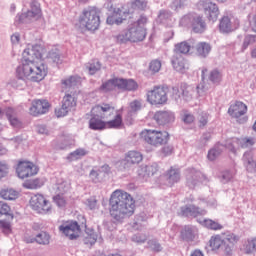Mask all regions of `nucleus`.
Instances as JSON below:
<instances>
[{"label":"nucleus","mask_w":256,"mask_h":256,"mask_svg":"<svg viewBox=\"0 0 256 256\" xmlns=\"http://www.w3.org/2000/svg\"><path fill=\"white\" fill-rule=\"evenodd\" d=\"M123 111V107L116 110L115 105L109 102L94 105L90 110L89 129L92 131L122 129Z\"/></svg>","instance_id":"nucleus-1"},{"label":"nucleus","mask_w":256,"mask_h":256,"mask_svg":"<svg viewBox=\"0 0 256 256\" xmlns=\"http://www.w3.org/2000/svg\"><path fill=\"white\" fill-rule=\"evenodd\" d=\"M109 205V213L114 221H123L135 213V198L122 189L112 192Z\"/></svg>","instance_id":"nucleus-2"},{"label":"nucleus","mask_w":256,"mask_h":256,"mask_svg":"<svg viewBox=\"0 0 256 256\" xmlns=\"http://www.w3.org/2000/svg\"><path fill=\"white\" fill-rule=\"evenodd\" d=\"M49 67L42 61L28 62V64L19 65L16 74L23 81H31L32 83H41L47 77Z\"/></svg>","instance_id":"nucleus-3"},{"label":"nucleus","mask_w":256,"mask_h":256,"mask_svg":"<svg viewBox=\"0 0 256 256\" xmlns=\"http://www.w3.org/2000/svg\"><path fill=\"white\" fill-rule=\"evenodd\" d=\"M147 17L142 16L128 25L124 33L116 36L117 43H141L147 37Z\"/></svg>","instance_id":"nucleus-4"},{"label":"nucleus","mask_w":256,"mask_h":256,"mask_svg":"<svg viewBox=\"0 0 256 256\" xmlns=\"http://www.w3.org/2000/svg\"><path fill=\"white\" fill-rule=\"evenodd\" d=\"M76 27L91 33L99 31V27H101V10L96 6L85 8L78 16Z\"/></svg>","instance_id":"nucleus-5"},{"label":"nucleus","mask_w":256,"mask_h":256,"mask_svg":"<svg viewBox=\"0 0 256 256\" xmlns=\"http://www.w3.org/2000/svg\"><path fill=\"white\" fill-rule=\"evenodd\" d=\"M139 84L133 79L112 78L102 83L99 90L102 93H111L112 91H137Z\"/></svg>","instance_id":"nucleus-6"},{"label":"nucleus","mask_w":256,"mask_h":256,"mask_svg":"<svg viewBox=\"0 0 256 256\" xmlns=\"http://www.w3.org/2000/svg\"><path fill=\"white\" fill-rule=\"evenodd\" d=\"M140 139L146 143V145L159 147L167 144L169 141V132L155 129H144L140 132Z\"/></svg>","instance_id":"nucleus-7"},{"label":"nucleus","mask_w":256,"mask_h":256,"mask_svg":"<svg viewBox=\"0 0 256 256\" xmlns=\"http://www.w3.org/2000/svg\"><path fill=\"white\" fill-rule=\"evenodd\" d=\"M167 93H169L167 87L154 86L152 89L147 91L146 101L150 105H154V107H159V105H166L167 101H169Z\"/></svg>","instance_id":"nucleus-8"},{"label":"nucleus","mask_w":256,"mask_h":256,"mask_svg":"<svg viewBox=\"0 0 256 256\" xmlns=\"http://www.w3.org/2000/svg\"><path fill=\"white\" fill-rule=\"evenodd\" d=\"M16 173L19 179H29L39 173V166L29 160H19L16 165Z\"/></svg>","instance_id":"nucleus-9"},{"label":"nucleus","mask_w":256,"mask_h":256,"mask_svg":"<svg viewBox=\"0 0 256 256\" xmlns=\"http://www.w3.org/2000/svg\"><path fill=\"white\" fill-rule=\"evenodd\" d=\"M45 56V48L41 45H34L31 48H26L22 53V60L20 65H27L28 63H36L41 61Z\"/></svg>","instance_id":"nucleus-10"},{"label":"nucleus","mask_w":256,"mask_h":256,"mask_svg":"<svg viewBox=\"0 0 256 256\" xmlns=\"http://www.w3.org/2000/svg\"><path fill=\"white\" fill-rule=\"evenodd\" d=\"M30 207L37 213H49L53 209L51 202L43 194H35L30 199Z\"/></svg>","instance_id":"nucleus-11"},{"label":"nucleus","mask_w":256,"mask_h":256,"mask_svg":"<svg viewBox=\"0 0 256 256\" xmlns=\"http://www.w3.org/2000/svg\"><path fill=\"white\" fill-rule=\"evenodd\" d=\"M248 107L242 101H236L231 104L228 109V114L233 119H237L238 123H247V117H243V115H247ZM242 117V118H241Z\"/></svg>","instance_id":"nucleus-12"},{"label":"nucleus","mask_w":256,"mask_h":256,"mask_svg":"<svg viewBox=\"0 0 256 256\" xmlns=\"http://www.w3.org/2000/svg\"><path fill=\"white\" fill-rule=\"evenodd\" d=\"M77 107V99L71 94H66L62 100L61 108L55 110V115L57 117H65L69 111H73Z\"/></svg>","instance_id":"nucleus-13"},{"label":"nucleus","mask_w":256,"mask_h":256,"mask_svg":"<svg viewBox=\"0 0 256 256\" xmlns=\"http://www.w3.org/2000/svg\"><path fill=\"white\" fill-rule=\"evenodd\" d=\"M59 230L71 240L77 239L81 235V226L77 221H68L66 224L61 225Z\"/></svg>","instance_id":"nucleus-14"},{"label":"nucleus","mask_w":256,"mask_h":256,"mask_svg":"<svg viewBox=\"0 0 256 256\" xmlns=\"http://www.w3.org/2000/svg\"><path fill=\"white\" fill-rule=\"evenodd\" d=\"M131 19V12L121 10V8L114 9L111 15L106 19L107 25H123L124 21Z\"/></svg>","instance_id":"nucleus-15"},{"label":"nucleus","mask_w":256,"mask_h":256,"mask_svg":"<svg viewBox=\"0 0 256 256\" xmlns=\"http://www.w3.org/2000/svg\"><path fill=\"white\" fill-rule=\"evenodd\" d=\"M51 104L45 99H36L32 101V106L29 109L30 115L33 117H39V115H45L49 111Z\"/></svg>","instance_id":"nucleus-16"},{"label":"nucleus","mask_w":256,"mask_h":256,"mask_svg":"<svg viewBox=\"0 0 256 256\" xmlns=\"http://www.w3.org/2000/svg\"><path fill=\"white\" fill-rule=\"evenodd\" d=\"M200 7L204 9V13L208 19V21H211L212 23H215L217 19H219V8L217 7V4L205 0L200 2Z\"/></svg>","instance_id":"nucleus-17"},{"label":"nucleus","mask_w":256,"mask_h":256,"mask_svg":"<svg viewBox=\"0 0 256 256\" xmlns=\"http://www.w3.org/2000/svg\"><path fill=\"white\" fill-rule=\"evenodd\" d=\"M40 17L41 6L36 1H33L31 3V9L19 16V23H26V21H33V19L37 20L40 19Z\"/></svg>","instance_id":"nucleus-18"},{"label":"nucleus","mask_w":256,"mask_h":256,"mask_svg":"<svg viewBox=\"0 0 256 256\" xmlns=\"http://www.w3.org/2000/svg\"><path fill=\"white\" fill-rule=\"evenodd\" d=\"M253 145H255V138H233L227 141L226 147L232 151V153H235V147L245 149L247 147H253Z\"/></svg>","instance_id":"nucleus-19"},{"label":"nucleus","mask_w":256,"mask_h":256,"mask_svg":"<svg viewBox=\"0 0 256 256\" xmlns=\"http://www.w3.org/2000/svg\"><path fill=\"white\" fill-rule=\"evenodd\" d=\"M171 63L175 71H179L180 73H183V71L189 69V62H187V59H185V57L179 53H175L172 56Z\"/></svg>","instance_id":"nucleus-20"},{"label":"nucleus","mask_w":256,"mask_h":256,"mask_svg":"<svg viewBox=\"0 0 256 256\" xmlns=\"http://www.w3.org/2000/svg\"><path fill=\"white\" fill-rule=\"evenodd\" d=\"M154 120L158 125H167V123L175 121V114L169 111H158L154 114Z\"/></svg>","instance_id":"nucleus-21"},{"label":"nucleus","mask_w":256,"mask_h":256,"mask_svg":"<svg viewBox=\"0 0 256 256\" xmlns=\"http://www.w3.org/2000/svg\"><path fill=\"white\" fill-rule=\"evenodd\" d=\"M239 240V236L233 233L224 236V252L226 255H231V251H233V248L239 243Z\"/></svg>","instance_id":"nucleus-22"},{"label":"nucleus","mask_w":256,"mask_h":256,"mask_svg":"<svg viewBox=\"0 0 256 256\" xmlns=\"http://www.w3.org/2000/svg\"><path fill=\"white\" fill-rule=\"evenodd\" d=\"M124 161L127 165H139L143 161V154L137 150H130L125 154Z\"/></svg>","instance_id":"nucleus-23"},{"label":"nucleus","mask_w":256,"mask_h":256,"mask_svg":"<svg viewBox=\"0 0 256 256\" xmlns=\"http://www.w3.org/2000/svg\"><path fill=\"white\" fill-rule=\"evenodd\" d=\"M179 93V97H182L184 101H191L195 97L193 86H189L187 83L180 85Z\"/></svg>","instance_id":"nucleus-24"},{"label":"nucleus","mask_w":256,"mask_h":256,"mask_svg":"<svg viewBox=\"0 0 256 256\" xmlns=\"http://www.w3.org/2000/svg\"><path fill=\"white\" fill-rule=\"evenodd\" d=\"M191 27L194 33H203L207 29V24L203 20V17L195 16L192 18Z\"/></svg>","instance_id":"nucleus-25"},{"label":"nucleus","mask_w":256,"mask_h":256,"mask_svg":"<svg viewBox=\"0 0 256 256\" xmlns=\"http://www.w3.org/2000/svg\"><path fill=\"white\" fill-rule=\"evenodd\" d=\"M209 246L212 251H217L221 249V247L225 250V238L221 237V235H214L209 240Z\"/></svg>","instance_id":"nucleus-26"},{"label":"nucleus","mask_w":256,"mask_h":256,"mask_svg":"<svg viewBox=\"0 0 256 256\" xmlns=\"http://www.w3.org/2000/svg\"><path fill=\"white\" fill-rule=\"evenodd\" d=\"M166 179H167L168 185H170V187H173V185H175V183H179V181L181 180L179 170H177L175 168H171L170 170H168V172L166 174Z\"/></svg>","instance_id":"nucleus-27"},{"label":"nucleus","mask_w":256,"mask_h":256,"mask_svg":"<svg viewBox=\"0 0 256 256\" xmlns=\"http://www.w3.org/2000/svg\"><path fill=\"white\" fill-rule=\"evenodd\" d=\"M61 83L64 89H71V87H77V85H81V77L70 76L69 78L63 79Z\"/></svg>","instance_id":"nucleus-28"},{"label":"nucleus","mask_w":256,"mask_h":256,"mask_svg":"<svg viewBox=\"0 0 256 256\" xmlns=\"http://www.w3.org/2000/svg\"><path fill=\"white\" fill-rule=\"evenodd\" d=\"M199 57H207L211 53V45L207 42H200L195 47Z\"/></svg>","instance_id":"nucleus-29"},{"label":"nucleus","mask_w":256,"mask_h":256,"mask_svg":"<svg viewBox=\"0 0 256 256\" xmlns=\"http://www.w3.org/2000/svg\"><path fill=\"white\" fill-rule=\"evenodd\" d=\"M0 197L6 201H14L19 197V192L9 188L3 189L0 191Z\"/></svg>","instance_id":"nucleus-30"},{"label":"nucleus","mask_w":256,"mask_h":256,"mask_svg":"<svg viewBox=\"0 0 256 256\" xmlns=\"http://www.w3.org/2000/svg\"><path fill=\"white\" fill-rule=\"evenodd\" d=\"M208 81L214 85H219L223 81V73L218 69L211 70L208 74Z\"/></svg>","instance_id":"nucleus-31"},{"label":"nucleus","mask_w":256,"mask_h":256,"mask_svg":"<svg viewBox=\"0 0 256 256\" xmlns=\"http://www.w3.org/2000/svg\"><path fill=\"white\" fill-rule=\"evenodd\" d=\"M181 213L183 217H197L199 215V208L189 205L182 207Z\"/></svg>","instance_id":"nucleus-32"},{"label":"nucleus","mask_w":256,"mask_h":256,"mask_svg":"<svg viewBox=\"0 0 256 256\" xmlns=\"http://www.w3.org/2000/svg\"><path fill=\"white\" fill-rule=\"evenodd\" d=\"M219 29L221 33H231V19L228 16L222 17L220 20Z\"/></svg>","instance_id":"nucleus-33"},{"label":"nucleus","mask_w":256,"mask_h":256,"mask_svg":"<svg viewBox=\"0 0 256 256\" xmlns=\"http://www.w3.org/2000/svg\"><path fill=\"white\" fill-rule=\"evenodd\" d=\"M180 237L182 241H193V239H195L193 228L185 226L180 233Z\"/></svg>","instance_id":"nucleus-34"},{"label":"nucleus","mask_w":256,"mask_h":256,"mask_svg":"<svg viewBox=\"0 0 256 256\" xmlns=\"http://www.w3.org/2000/svg\"><path fill=\"white\" fill-rule=\"evenodd\" d=\"M224 145L217 144L213 149L209 150L208 152V159L209 161H215L221 153H223Z\"/></svg>","instance_id":"nucleus-35"},{"label":"nucleus","mask_w":256,"mask_h":256,"mask_svg":"<svg viewBox=\"0 0 256 256\" xmlns=\"http://www.w3.org/2000/svg\"><path fill=\"white\" fill-rule=\"evenodd\" d=\"M175 51V53H178L179 55H187V53L191 51V44L187 41L178 43L175 45Z\"/></svg>","instance_id":"nucleus-36"},{"label":"nucleus","mask_w":256,"mask_h":256,"mask_svg":"<svg viewBox=\"0 0 256 256\" xmlns=\"http://www.w3.org/2000/svg\"><path fill=\"white\" fill-rule=\"evenodd\" d=\"M36 243L38 245H49L51 243V235L45 231L38 233L36 235Z\"/></svg>","instance_id":"nucleus-37"},{"label":"nucleus","mask_w":256,"mask_h":256,"mask_svg":"<svg viewBox=\"0 0 256 256\" xmlns=\"http://www.w3.org/2000/svg\"><path fill=\"white\" fill-rule=\"evenodd\" d=\"M244 160L247 161V171H249L250 173H256V161L253 160L250 153L244 154Z\"/></svg>","instance_id":"nucleus-38"},{"label":"nucleus","mask_w":256,"mask_h":256,"mask_svg":"<svg viewBox=\"0 0 256 256\" xmlns=\"http://www.w3.org/2000/svg\"><path fill=\"white\" fill-rule=\"evenodd\" d=\"M48 59L52 61V63H56V65H61L63 63V59H61V54L59 53V50H51L48 53Z\"/></svg>","instance_id":"nucleus-39"},{"label":"nucleus","mask_w":256,"mask_h":256,"mask_svg":"<svg viewBox=\"0 0 256 256\" xmlns=\"http://www.w3.org/2000/svg\"><path fill=\"white\" fill-rule=\"evenodd\" d=\"M86 69L90 75H95L97 71H101V62L94 60L87 64Z\"/></svg>","instance_id":"nucleus-40"},{"label":"nucleus","mask_w":256,"mask_h":256,"mask_svg":"<svg viewBox=\"0 0 256 256\" xmlns=\"http://www.w3.org/2000/svg\"><path fill=\"white\" fill-rule=\"evenodd\" d=\"M3 215H8L10 217V221H13V214H11V206L9 204L0 201V217Z\"/></svg>","instance_id":"nucleus-41"},{"label":"nucleus","mask_w":256,"mask_h":256,"mask_svg":"<svg viewBox=\"0 0 256 256\" xmlns=\"http://www.w3.org/2000/svg\"><path fill=\"white\" fill-rule=\"evenodd\" d=\"M255 250H256V238L245 242V244L243 246V251H244V253H246V255L253 253V251H255Z\"/></svg>","instance_id":"nucleus-42"},{"label":"nucleus","mask_w":256,"mask_h":256,"mask_svg":"<svg viewBox=\"0 0 256 256\" xmlns=\"http://www.w3.org/2000/svg\"><path fill=\"white\" fill-rule=\"evenodd\" d=\"M131 9H138L139 11H145L147 9V1L145 0H132L130 3Z\"/></svg>","instance_id":"nucleus-43"},{"label":"nucleus","mask_w":256,"mask_h":256,"mask_svg":"<svg viewBox=\"0 0 256 256\" xmlns=\"http://www.w3.org/2000/svg\"><path fill=\"white\" fill-rule=\"evenodd\" d=\"M204 225L207 229H211L212 231H221V229H223V225L211 219L205 220Z\"/></svg>","instance_id":"nucleus-44"},{"label":"nucleus","mask_w":256,"mask_h":256,"mask_svg":"<svg viewBox=\"0 0 256 256\" xmlns=\"http://www.w3.org/2000/svg\"><path fill=\"white\" fill-rule=\"evenodd\" d=\"M197 121L198 127H200V129H203V127H205L207 123H209V114L207 112H201L197 117Z\"/></svg>","instance_id":"nucleus-45"},{"label":"nucleus","mask_w":256,"mask_h":256,"mask_svg":"<svg viewBox=\"0 0 256 256\" xmlns=\"http://www.w3.org/2000/svg\"><path fill=\"white\" fill-rule=\"evenodd\" d=\"M25 189H39L41 187V181L39 179L28 180L23 183Z\"/></svg>","instance_id":"nucleus-46"},{"label":"nucleus","mask_w":256,"mask_h":256,"mask_svg":"<svg viewBox=\"0 0 256 256\" xmlns=\"http://www.w3.org/2000/svg\"><path fill=\"white\" fill-rule=\"evenodd\" d=\"M129 107V113H137L138 111H141L143 104L141 103V100H134L130 102Z\"/></svg>","instance_id":"nucleus-47"},{"label":"nucleus","mask_w":256,"mask_h":256,"mask_svg":"<svg viewBox=\"0 0 256 256\" xmlns=\"http://www.w3.org/2000/svg\"><path fill=\"white\" fill-rule=\"evenodd\" d=\"M69 136L65 134L60 135V142H58L57 147L58 149H67L69 147Z\"/></svg>","instance_id":"nucleus-48"},{"label":"nucleus","mask_w":256,"mask_h":256,"mask_svg":"<svg viewBox=\"0 0 256 256\" xmlns=\"http://www.w3.org/2000/svg\"><path fill=\"white\" fill-rule=\"evenodd\" d=\"M0 229L5 233V235H9V233H11V221L0 220Z\"/></svg>","instance_id":"nucleus-49"},{"label":"nucleus","mask_w":256,"mask_h":256,"mask_svg":"<svg viewBox=\"0 0 256 256\" xmlns=\"http://www.w3.org/2000/svg\"><path fill=\"white\" fill-rule=\"evenodd\" d=\"M54 203H56L57 207H67V200L63 195H56L53 197Z\"/></svg>","instance_id":"nucleus-50"},{"label":"nucleus","mask_w":256,"mask_h":256,"mask_svg":"<svg viewBox=\"0 0 256 256\" xmlns=\"http://www.w3.org/2000/svg\"><path fill=\"white\" fill-rule=\"evenodd\" d=\"M85 155H87V151H85V149H77L74 152L70 153V158L77 160V159H81V157H85Z\"/></svg>","instance_id":"nucleus-51"},{"label":"nucleus","mask_w":256,"mask_h":256,"mask_svg":"<svg viewBox=\"0 0 256 256\" xmlns=\"http://www.w3.org/2000/svg\"><path fill=\"white\" fill-rule=\"evenodd\" d=\"M149 70L152 73H159V71H161V61L152 60L149 65Z\"/></svg>","instance_id":"nucleus-52"},{"label":"nucleus","mask_w":256,"mask_h":256,"mask_svg":"<svg viewBox=\"0 0 256 256\" xmlns=\"http://www.w3.org/2000/svg\"><path fill=\"white\" fill-rule=\"evenodd\" d=\"M9 175V164L4 161H0V179Z\"/></svg>","instance_id":"nucleus-53"},{"label":"nucleus","mask_w":256,"mask_h":256,"mask_svg":"<svg viewBox=\"0 0 256 256\" xmlns=\"http://www.w3.org/2000/svg\"><path fill=\"white\" fill-rule=\"evenodd\" d=\"M23 241L24 243H37V236L34 237L33 232L29 230L24 234Z\"/></svg>","instance_id":"nucleus-54"},{"label":"nucleus","mask_w":256,"mask_h":256,"mask_svg":"<svg viewBox=\"0 0 256 256\" xmlns=\"http://www.w3.org/2000/svg\"><path fill=\"white\" fill-rule=\"evenodd\" d=\"M256 42V36L255 35H247L244 38V42H243V49H247V47H249V45H253Z\"/></svg>","instance_id":"nucleus-55"},{"label":"nucleus","mask_w":256,"mask_h":256,"mask_svg":"<svg viewBox=\"0 0 256 256\" xmlns=\"http://www.w3.org/2000/svg\"><path fill=\"white\" fill-rule=\"evenodd\" d=\"M233 177H235V171L226 170L222 173L223 183H229V181H231V179H233Z\"/></svg>","instance_id":"nucleus-56"},{"label":"nucleus","mask_w":256,"mask_h":256,"mask_svg":"<svg viewBox=\"0 0 256 256\" xmlns=\"http://www.w3.org/2000/svg\"><path fill=\"white\" fill-rule=\"evenodd\" d=\"M84 243L85 245H95V243H97V234H88L85 238H84Z\"/></svg>","instance_id":"nucleus-57"},{"label":"nucleus","mask_w":256,"mask_h":256,"mask_svg":"<svg viewBox=\"0 0 256 256\" xmlns=\"http://www.w3.org/2000/svg\"><path fill=\"white\" fill-rule=\"evenodd\" d=\"M182 121H184L186 124H191L195 122V116L193 114H190L188 112H184V115L182 117Z\"/></svg>","instance_id":"nucleus-58"},{"label":"nucleus","mask_w":256,"mask_h":256,"mask_svg":"<svg viewBox=\"0 0 256 256\" xmlns=\"http://www.w3.org/2000/svg\"><path fill=\"white\" fill-rule=\"evenodd\" d=\"M148 245L150 247V249H152V251H161V244H159V242H157V240H150L148 242Z\"/></svg>","instance_id":"nucleus-59"},{"label":"nucleus","mask_w":256,"mask_h":256,"mask_svg":"<svg viewBox=\"0 0 256 256\" xmlns=\"http://www.w3.org/2000/svg\"><path fill=\"white\" fill-rule=\"evenodd\" d=\"M196 91H197V95L196 97H203V95H205L207 88L205 87L204 83H200L197 87H196Z\"/></svg>","instance_id":"nucleus-60"},{"label":"nucleus","mask_w":256,"mask_h":256,"mask_svg":"<svg viewBox=\"0 0 256 256\" xmlns=\"http://www.w3.org/2000/svg\"><path fill=\"white\" fill-rule=\"evenodd\" d=\"M249 24L254 33H256V14L249 15Z\"/></svg>","instance_id":"nucleus-61"},{"label":"nucleus","mask_w":256,"mask_h":256,"mask_svg":"<svg viewBox=\"0 0 256 256\" xmlns=\"http://www.w3.org/2000/svg\"><path fill=\"white\" fill-rule=\"evenodd\" d=\"M70 187H71V184L67 182H62L58 184V191H60V193H66V191H69Z\"/></svg>","instance_id":"nucleus-62"},{"label":"nucleus","mask_w":256,"mask_h":256,"mask_svg":"<svg viewBox=\"0 0 256 256\" xmlns=\"http://www.w3.org/2000/svg\"><path fill=\"white\" fill-rule=\"evenodd\" d=\"M87 205L89 209H97V198L91 197L87 200Z\"/></svg>","instance_id":"nucleus-63"},{"label":"nucleus","mask_w":256,"mask_h":256,"mask_svg":"<svg viewBox=\"0 0 256 256\" xmlns=\"http://www.w3.org/2000/svg\"><path fill=\"white\" fill-rule=\"evenodd\" d=\"M185 5V0H174L173 1V8L177 11V9H183Z\"/></svg>","instance_id":"nucleus-64"}]
</instances>
